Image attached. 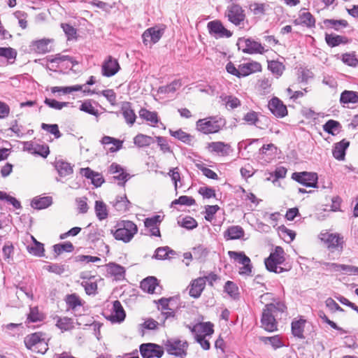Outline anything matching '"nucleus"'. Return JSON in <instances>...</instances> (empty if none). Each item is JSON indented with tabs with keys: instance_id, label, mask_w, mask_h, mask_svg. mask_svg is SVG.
I'll list each match as a JSON object with an SVG mask.
<instances>
[{
	"instance_id": "nucleus-1",
	"label": "nucleus",
	"mask_w": 358,
	"mask_h": 358,
	"mask_svg": "<svg viewBox=\"0 0 358 358\" xmlns=\"http://www.w3.org/2000/svg\"><path fill=\"white\" fill-rule=\"evenodd\" d=\"M286 310L287 306L282 301L266 304L262 314L261 327L269 332L277 331L278 322L275 319L278 316L277 314L278 313H284Z\"/></svg>"
},
{
	"instance_id": "nucleus-2",
	"label": "nucleus",
	"mask_w": 358,
	"mask_h": 358,
	"mask_svg": "<svg viewBox=\"0 0 358 358\" xmlns=\"http://www.w3.org/2000/svg\"><path fill=\"white\" fill-rule=\"evenodd\" d=\"M225 123L224 119L219 116H209L198 120L196 122V128L203 134H215L224 127Z\"/></svg>"
},
{
	"instance_id": "nucleus-3",
	"label": "nucleus",
	"mask_w": 358,
	"mask_h": 358,
	"mask_svg": "<svg viewBox=\"0 0 358 358\" xmlns=\"http://www.w3.org/2000/svg\"><path fill=\"white\" fill-rule=\"evenodd\" d=\"M137 231L138 228L136 224L129 220L121 221L117 224V229L116 230H111L114 238L124 243H129Z\"/></svg>"
},
{
	"instance_id": "nucleus-4",
	"label": "nucleus",
	"mask_w": 358,
	"mask_h": 358,
	"mask_svg": "<svg viewBox=\"0 0 358 358\" xmlns=\"http://www.w3.org/2000/svg\"><path fill=\"white\" fill-rule=\"evenodd\" d=\"M284 250L281 247H276L275 251L271 252L268 258L264 261L266 268L271 272L280 273L285 269L278 265L282 264L285 262Z\"/></svg>"
},
{
	"instance_id": "nucleus-5",
	"label": "nucleus",
	"mask_w": 358,
	"mask_h": 358,
	"mask_svg": "<svg viewBox=\"0 0 358 358\" xmlns=\"http://www.w3.org/2000/svg\"><path fill=\"white\" fill-rule=\"evenodd\" d=\"M224 15L228 21L235 26L241 25L246 17L243 8L239 4L234 3L227 6Z\"/></svg>"
},
{
	"instance_id": "nucleus-6",
	"label": "nucleus",
	"mask_w": 358,
	"mask_h": 358,
	"mask_svg": "<svg viewBox=\"0 0 358 358\" xmlns=\"http://www.w3.org/2000/svg\"><path fill=\"white\" fill-rule=\"evenodd\" d=\"M237 45L239 50H242L244 53L248 54H263L266 52L262 45L249 38H239L237 41Z\"/></svg>"
},
{
	"instance_id": "nucleus-7",
	"label": "nucleus",
	"mask_w": 358,
	"mask_h": 358,
	"mask_svg": "<svg viewBox=\"0 0 358 358\" xmlns=\"http://www.w3.org/2000/svg\"><path fill=\"white\" fill-rule=\"evenodd\" d=\"M166 352L171 355L176 357H184L187 355V348L188 343L182 342L179 339H169L164 343Z\"/></svg>"
},
{
	"instance_id": "nucleus-8",
	"label": "nucleus",
	"mask_w": 358,
	"mask_h": 358,
	"mask_svg": "<svg viewBox=\"0 0 358 358\" xmlns=\"http://www.w3.org/2000/svg\"><path fill=\"white\" fill-rule=\"evenodd\" d=\"M320 238L327 244V248L331 252H341L343 249V237L338 234L321 233Z\"/></svg>"
},
{
	"instance_id": "nucleus-9",
	"label": "nucleus",
	"mask_w": 358,
	"mask_h": 358,
	"mask_svg": "<svg viewBox=\"0 0 358 358\" xmlns=\"http://www.w3.org/2000/svg\"><path fill=\"white\" fill-rule=\"evenodd\" d=\"M143 358H161L164 355V348L155 343H143L139 348Z\"/></svg>"
},
{
	"instance_id": "nucleus-10",
	"label": "nucleus",
	"mask_w": 358,
	"mask_h": 358,
	"mask_svg": "<svg viewBox=\"0 0 358 358\" xmlns=\"http://www.w3.org/2000/svg\"><path fill=\"white\" fill-rule=\"evenodd\" d=\"M207 28L209 34L216 38H230L232 36V32L226 29L222 22L218 20L209 22L207 24Z\"/></svg>"
},
{
	"instance_id": "nucleus-11",
	"label": "nucleus",
	"mask_w": 358,
	"mask_h": 358,
	"mask_svg": "<svg viewBox=\"0 0 358 358\" xmlns=\"http://www.w3.org/2000/svg\"><path fill=\"white\" fill-rule=\"evenodd\" d=\"M292 178L299 183L308 187H315L317 182V175L312 172H294Z\"/></svg>"
},
{
	"instance_id": "nucleus-12",
	"label": "nucleus",
	"mask_w": 358,
	"mask_h": 358,
	"mask_svg": "<svg viewBox=\"0 0 358 358\" xmlns=\"http://www.w3.org/2000/svg\"><path fill=\"white\" fill-rule=\"evenodd\" d=\"M270 111L277 117H284L287 115V109L283 102L278 97L272 98L268 103Z\"/></svg>"
},
{
	"instance_id": "nucleus-13",
	"label": "nucleus",
	"mask_w": 358,
	"mask_h": 358,
	"mask_svg": "<svg viewBox=\"0 0 358 358\" xmlns=\"http://www.w3.org/2000/svg\"><path fill=\"white\" fill-rule=\"evenodd\" d=\"M17 50L10 47H0V66H7L15 63Z\"/></svg>"
},
{
	"instance_id": "nucleus-14",
	"label": "nucleus",
	"mask_w": 358,
	"mask_h": 358,
	"mask_svg": "<svg viewBox=\"0 0 358 358\" xmlns=\"http://www.w3.org/2000/svg\"><path fill=\"white\" fill-rule=\"evenodd\" d=\"M163 34V29L150 27L143 32L142 35L143 42L145 45H147L148 43H156L160 40Z\"/></svg>"
},
{
	"instance_id": "nucleus-15",
	"label": "nucleus",
	"mask_w": 358,
	"mask_h": 358,
	"mask_svg": "<svg viewBox=\"0 0 358 358\" xmlns=\"http://www.w3.org/2000/svg\"><path fill=\"white\" fill-rule=\"evenodd\" d=\"M126 313L120 301L115 300L113 303L111 314L106 318L112 322L120 323L125 319Z\"/></svg>"
},
{
	"instance_id": "nucleus-16",
	"label": "nucleus",
	"mask_w": 358,
	"mask_h": 358,
	"mask_svg": "<svg viewBox=\"0 0 358 358\" xmlns=\"http://www.w3.org/2000/svg\"><path fill=\"white\" fill-rule=\"evenodd\" d=\"M80 173L82 176L91 180V183L96 187H101L104 182V178L102 175L98 172L92 171L90 168H81Z\"/></svg>"
},
{
	"instance_id": "nucleus-17",
	"label": "nucleus",
	"mask_w": 358,
	"mask_h": 358,
	"mask_svg": "<svg viewBox=\"0 0 358 358\" xmlns=\"http://www.w3.org/2000/svg\"><path fill=\"white\" fill-rule=\"evenodd\" d=\"M120 69L117 60L109 56L102 65V75L106 77H111L116 74Z\"/></svg>"
},
{
	"instance_id": "nucleus-18",
	"label": "nucleus",
	"mask_w": 358,
	"mask_h": 358,
	"mask_svg": "<svg viewBox=\"0 0 358 358\" xmlns=\"http://www.w3.org/2000/svg\"><path fill=\"white\" fill-rule=\"evenodd\" d=\"M206 287L205 278L199 277L191 281L189 285V294L194 299H198Z\"/></svg>"
},
{
	"instance_id": "nucleus-19",
	"label": "nucleus",
	"mask_w": 358,
	"mask_h": 358,
	"mask_svg": "<svg viewBox=\"0 0 358 358\" xmlns=\"http://www.w3.org/2000/svg\"><path fill=\"white\" fill-rule=\"evenodd\" d=\"M349 145L350 142L346 139H343L340 142L335 143L332 151L334 157L339 161L344 160L345 152Z\"/></svg>"
},
{
	"instance_id": "nucleus-20",
	"label": "nucleus",
	"mask_w": 358,
	"mask_h": 358,
	"mask_svg": "<svg viewBox=\"0 0 358 358\" xmlns=\"http://www.w3.org/2000/svg\"><path fill=\"white\" fill-rule=\"evenodd\" d=\"M240 78L248 76L253 73L261 71L262 66L259 62H252L239 65Z\"/></svg>"
},
{
	"instance_id": "nucleus-21",
	"label": "nucleus",
	"mask_w": 358,
	"mask_h": 358,
	"mask_svg": "<svg viewBox=\"0 0 358 358\" xmlns=\"http://www.w3.org/2000/svg\"><path fill=\"white\" fill-rule=\"evenodd\" d=\"M230 145L224 142H211L208 144V148L210 152H215L222 156H227L229 154Z\"/></svg>"
},
{
	"instance_id": "nucleus-22",
	"label": "nucleus",
	"mask_w": 358,
	"mask_h": 358,
	"mask_svg": "<svg viewBox=\"0 0 358 358\" xmlns=\"http://www.w3.org/2000/svg\"><path fill=\"white\" fill-rule=\"evenodd\" d=\"M45 334L42 332H36L28 335L24 338V345L29 350H33L35 346L40 344L42 341L45 340L44 338Z\"/></svg>"
},
{
	"instance_id": "nucleus-23",
	"label": "nucleus",
	"mask_w": 358,
	"mask_h": 358,
	"mask_svg": "<svg viewBox=\"0 0 358 358\" xmlns=\"http://www.w3.org/2000/svg\"><path fill=\"white\" fill-rule=\"evenodd\" d=\"M51 40L43 38L33 41L30 45L31 50L38 54H45L50 51Z\"/></svg>"
},
{
	"instance_id": "nucleus-24",
	"label": "nucleus",
	"mask_w": 358,
	"mask_h": 358,
	"mask_svg": "<svg viewBox=\"0 0 358 358\" xmlns=\"http://www.w3.org/2000/svg\"><path fill=\"white\" fill-rule=\"evenodd\" d=\"M55 167L61 177L71 175L73 172V166L71 164L62 159L55 161Z\"/></svg>"
},
{
	"instance_id": "nucleus-25",
	"label": "nucleus",
	"mask_w": 358,
	"mask_h": 358,
	"mask_svg": "<svg viewBox=\"0 0 358 358\" xmlns=\"http://www.w3.org/2000/svg\"><path fill=\"white\" fill-rule=\"evenodd\" d=\"M244 230L241 226L234 225L228 227L224 233L227 240L240 239L244 236Z\"/></svg>"
},
{
	"instance_id": "nucleus-26",
	"label": "nucleus",
	"mask_w": 358,
	"mask_h": 358,
	"mask_svg": "<svg viewBox=\"0 0 358 358\" xmlns=\"http://www.w3.org/2000/svg\"><path fill=\"white\" fill-rule=\"evenodd\" d=\"M113 206L120 212H126L129 210L131 203L126 194L117 196L115 201L111 202Z\"/></svg>"
},
{
	"instance_id": "nucleus-27",
	"label": "nucleus",
	"mask_w": 358,
	"mask_h": 358,
	"mask_svg": "<svg viewBox=\"0 0 358 358\" xmlns=\"http://www.w3.org/2000/svg\"><path fill=\"white\" fill-rule=\"evenodd\" d=\"M306 322V320L301 318L292 322V334L294 337H297L300 339H303L305 338L303 336V331Z\"/></svg>"
},
{
	"instance_id": "nucleus-28",
	"label": "nucleus",
	"mask_w": 358,
	"mask_h": 358,
	"mask_svg": "<svg viewBox=\"0 0 358 358\" xmlns=\"http://www.w3.org/2000/svg\"><path fill=\"white\" fill-rule=\"evenodd\" d=\"M52 203V198L51 196L34 197L31 202V206L37 210H41L50 206Z\"/></svg>"
},
{
	"instance_id": "nucleus-29",
	"label": "nucleus",
	"mask_w": 358,
	"mask_h": 358,
	"mask_svg": "<svg viewBox=\"0 0 358 358\" xmlns=\"http://www.w3.org/2000/svg\"><path fill=\"white\" fill-rule=\"evenodd\" d=\"M158 285V280L155 277L149 276L143 279L141 282L140 287L144 291L150 294H153Z\"/></svg>"
},
{
	"instance_id": "nucleus-30",
	"label": "nucleus",
	"mask_w": 358,
	"mask_h": 358,
	"mask_svg": "<svg viewBox=\"0 0 358 358\" xmlns=\"http://www.w3.org/2000/svg\"><path fill=\"white\" fill-rule=\"evenodd\" d=\"M107 271L111 275L115 276L117 280L124 278L125 268L122 266L114 262H110L107 265Z\"/></svg>"
},
{
	"instance_id": "nucleus-31",
	"label": "nucleus",
	"mask_w": 358,
	"mask_h": 358,
	"mask_svg": "<svg viewBox=\"0 0 358 358\" xmlns=\"http://www.w3.org/2000/svg\"><path fill=\"white\" fill-rule=\"evenodd\" d=\"M194 258L199 262H206L210 250L203 245L199 244L192 248Z\"/></svg>"
},
{
	"instance_id": "nucleus-32",
	"label": "nucleus",
	"mask_w": 358,
	"mask_h": 358,
	"mask_svg": "<svg viewBox=\"0 0 358 358\" xmlns=\"http://www.w3.org/2000/svg\"><path fill=\"white\" fill-rule=\"evenodd\" d=\"M169 134L171 136L177 138L187 145H192V142L194 139V136L179 129L176 131L169 129Z\"/></svg>"
},
{
	"instance_id": "nucleus-33",
	"label": "nucleus",
	"mask_w": 358,
	"mask_h": 358,
	"mask_svg": "<svg viewBox=\"0 0 358 358\" xmlns=\"http://www.w3.org/2000/svg\"><path fill=\"white\" fill-rule=\"evenodd\" d=\"M341 103H358V92L355 91L344 90L340 96Z\"/></svg>"
},
{
	"instance_id": "nucleus-34",
	"label": "nucleus",
	"mask_w": 358,
	"mask_h": 358,
	"mask_svg": "<svg viewBox=\"0 0 358 358\" xmlns=\"http://www.w3.org/2000/svg\"><path fill=\"white\" fill-rule=\"evenodd\" d=\"M121 111L126 122L128 124L133 125L136 121V115L131 108L130 103H126L124 104L122 106Z\"/></svg>"
},
{
	"instance_id": "nucleus-35",
	"label": "nucleus",
	"mask_w": 358,
	"mask_h": 358,
	"mask_svg": "<svg viewBox=\"0 0 358 358\" xmlns=\"http://www.w3.org/2000/svg\"><path fill=\"white\" fill-rule=\"evenodd\" d=\"M325 41L330 47H336L341 43H347V38L339 35L325 34Z\"/></svg>"
},
{
	"instance_id": "nucleus-36",
	"label": "nucleus",
	"mask_w": 358,
	"mask_h": 358,
	"mask_svg": "<svg viewBox=\"0 0 358 358\" xmlns=\"http://www.w3.org/2000/svg\"><path fill=\"white\" fill-rule=\"evenodd\" d=\"M154 142L153 138L142 134H137L134 138V143L139 148L149 146Z\"/></svg>"
},
{
	"instance_id": "nucleus-37",
	"label": "nucleus",
	"mask_w": 358,
	"mask_h": 358,
	"mask_svg": "<svg viewBox=\"0 0 358 358\" xmlns=\"http://www.w3.org/2000/svg\"><path fill=\"white\" fill-rule=\"evenodd\" d=\"M94 210L96 215L99 220H103L107 218L108 215L107 206L102 201H96Z\"/></svg>"
},
{
	"instance_id": "nucleus-38",
	"label": "nucleus",
	"mask_w": 358,
	"mask_h": 358,
	"mask_svg": "<svg viewBox=\"0 0 358 358\" xmlns=\"http://www.w3.org/2000/svg\"><path fill=\"white\" fill-rule=\"evenodd\" d=\"M259 339L264 344H270L275 350L283 346V343L278 335L269 337L261 336Z\"/></svg>"
},
{
	"instance_id": "nucleus-39",
	"label": "nucleus",
	"mask_w": 358,
	"mask_h": 358,
	"mask_svg": "<svg viewBox=\"0 0 358 358\" xmlns=\"http://www.w3.org/2000/svg\"><path fill=\"white\" fill-rule=\"evenodd\" d=\"M181 87V82L179 80H175L170 84L161 86L158 89L159 94H169L175 92L178 89Z\"/></svg>"
},
{
	"instance_id": "nucleus-40",
	"label": "nucleus",
	"mask_w": 358,
	"mask_h": 358,
	"mask_svg": "<svg viewBox=\"0 0 358 358\" xmlns=\"http://www.w3.org/2000/svg\"><path fill=\"white\" fill-rule=\"evenodd\" d=\"M170 255H174L176 252L169 247L165 246L157 248L154 257L157 259H166L169 258Z\"/></svg>"
},
{
	"instance_id": "nucleus-41",
	"label": "nucleus",
	"mask_w": 358,
	"mask_h": 358,
	"mask_svg": "<svg viewBox=\"0 0 358 358\" xmlns=\"http://www.w3.org/2000/svg\"><path fill=\"white\" fill-rule=\"evenodd\" d=\"M74 250L73 245L69 242L66 241L62 243L55 244L53 246V250L57 254V255H61L62 252H71Z\"/></svg>"
},
{
	"instance_id": "nucleus-42",
	"label": "nucleus",
	"mask_w": 358,
	"mask_h": 358,
	"mask_svg": "<svg viewBox=\"0 0 358 358\" xmlns=\"http://www.w3.org/2000/svg\"><path fill=\"white\" fill-rule=\"evenodd\" d=\"M27 251L36 257H43L44 255V246L43 244L40 242H36L35 244L27 245Z\"/></svg>"
},
{
	"instance_id": "nucleus-43",
	"label": "nucleus",
	"mask_w": 358,
	"mask_h": 358,
	"mask_svg": "<svg viewBox=\"0 0 358 358\" xmlns=\"http://www.w3.org/2000/svg\"><path fill=\"white\" fill-rule=\"evenodd\" d=\"M82 88L83 86L79 85L66 87H53L51 88V92L52 93L62 92L64 94H66L73 92L80 91Z\"/></svg>"
},
{
	"instance_id": "nucleus-44",
	"label": "nucleus",
	"mask_w": 358,
	"mask_h": 358,
	"mask_svg": "<svg viewBox=\"0 0 358 358\" xmlns=\"http://www.w3.org/2000/svg\"><path fill=\"white\" fill-rule=\"evenodd\" d=\"M50 63H56L60 64L62 62L69 61L71 63L72 66L78 64V62L76 61L73 57L69 55H63L61 54H57L55 56H52L51 58L48 59Z\"/></svg>"
},
{
	"instance_id": "nucleus-45",
	"label": "nucleus",
	"mask_w": 358,
	"mask_h": 358,
	"mask_svg": "<svg viewBox=\"0 0 358 358\" xmlns=\"http://www.w3.org/2000/svg\"><path fill=\"white\" fill-rule=\"evenodd\" d=\"M139 116L151 123L156 124L158 122V117L156 112H151L145 108H141L139 111Z\"/></svg>"
},
{
	"instance_id": "nucleus-46",
	"label": "nucleus",
	"mask_w": 358,
	"mask_h": 358,
	"mask_svg": "<svg viewBox=\"0 0 358 358\" xmlns=\"http://www.w3.org/2000/svg\"><path fill=\"white\" fill-rule=\"evenodd\" d=\"M228 255L231 259L238 261L242 265L250 262V259L243 252L229 251Z\"/></svg>"
},
{
	"instance_id": "nucleus-47",
	"label": "nucleus",
	"mask_w": 358,
	"mask_h": 358,
	"mask_svg": "<svg viewBox=\"0 0 358 358\" xmlns=\"http://www.w3.org/2000/svg\"><path fill=\"white\" fill-rule=\"evenodd\" d=\"M324 24L327 27H331L335 30L338 31L340 27H347L348 25V22L345 20H334L327 19L324 20Z\"/></svg>"
},
{
	"instance_id": "nucleus-48",
	"label": "nucleus",
	"mask_w": 358,
	"mask_h": 358,
	"mask_svg": "<svg viewBox=\"0 0 358 358\" xmlns=\"http://www.w3.org/2000/svg\"><path fill=\"white\" fill-rule=\"evenodd\" d=\"M213 327V324L210 322H199L198 332L203 333V336H210L214 332Z\"/></svg>"
},
{
	"instance_id": "nucleus-49",
	"label": "nucleus",
	"mask_w": 358,
	"mask_h": 358,
	"mask_svg": "<svg viewBox=\"0 0 358 358\" xmlns=\"http://www.w3.org/2000/svg\"><path fill=\"white\" fill-rule=\"evenodd\" d=\"M268 69L278 77L282 74L285 66L280 62L273 60L268 62Z\"/></svg>"
},
{
	"instance_id": "nucleus-50",
	"label": "nucleus",
	"mask_w": 358,
	"mask_h": 358,
	"mask_svg": "<svg viewBox=\"0 0 358 358\" xmlns=\"http://www.w3.org/2000/svg\"><path fill=\"white\" fill-rule=\"evenodd\" d=\"M56 326L62 331H68L73 327V320L67 317H59Z\"/></svg>"
},
{
	"instance_id": "nucleus-51",
	"label": "nucleus",
	"mask_w": 358,
	"mask_h": 358,
	"mask_svg": "<svg viewBox=\"0 0 358 358\" xmlns=\"http://www.w3.org/2000/svg\"><path fill=\"white\" fill-rule=\"evenodd\" d=\"M44 103L50 108H52L55 110H61L64 107H66L69 105L71 104V103L70 102H59L56 99L48 98H45V99L44 100Z\"/></svg>"
},
{
	"instance_id": "nucleus-52",
	"label": "nucleus",
	"mask_w": 358,
	"mask_h": 358,
	"mask_svg": "<svg viewBox=\"0 0 358 358\" xmlns=\"http://www.w3.org/2000/svg\"><path fill=\"white\" fill-rule=\"evenodd\" d=\"M224 289V292H226L231 297L234 299H236L238 296V288L237 285L232 281H227Z\"/></svg>"
},
{
	"instance_id": "nucleus-53",
	"label": "nucleus",
	"mask_w": 358,
	"mask_h": 358,
	"mask_svg": "<svg viewBox=\"0 0 358 358\" xmlns=\"http://www.w3.org/2000/svg\"><path fill=\"white\" fill-rule=\"evenodd\" d=\"M300 23L306 24L308 27L315 26V20L313 15L309 12H305L299 15Z\"/></svg>"
},
{
	"instance_id": "nucleus-54",
	"label": "nucleus",
	"mask_w": 358,
	"mask_h": 358,
	"mask_svg": "<svg viewBox=\"0 0 358 358\" xmlns=\"http://www.w3.org/2000/svg\"><path fill=\"white\" fill-rule=\"evenodd\" d=\"M66 303L68 307L73 310L82 305L80 298L76 294H68L66 298Z\"/></svg>"
},
{
	"instance_id": "nucleus-55",
	"label": "nucleus",
	"mask_w": 358,
	"mask_h": 358,
	"mask_svg": "<svg viewBox=\"0 0 358 358\" xmlns=\"http://www.w3.org/2000/svg\"><path fill=\"white\" fill-rule=\"evenodd\" d=\"M41 129L54 135L56 138H59L62 136V134L59 131V127L57 124H48L42 123Z\"/></svg>"
},
{
	"instance_id": "nucleus-56",
	"label": "nucleus",
	"mask_w": 358,
	"mask_h": 358,
	"mask_svg": "<svg viewBox=\"0 0 358 358\" xmlns=\"http://www.w3.org/2000/svg\"><path fill=\"white\" fill-rule=\"evenodd\" d=\"M341 127V124L338 121L334 120H328L324 125L323 129L325 132L335 135L334 131L339 129Z\"/></svg>"
},
{
	"instance_id": "nucleus-57",
	"label": "nucleus",
	"mask_w": 358,
	"mask_h": 358,
	"mask_svg": "<svg viewBox=\"0 0 358 358\" xmlns=\"http://www.w3.org/2000/svg\"><path fill=\"white\" fill-rule=\"evenodd\" d=\"M155 138H156V142L157 143V145L160 148V150L163 153H166V152L172 153L173 152L171 147L169 146V145L168 143V141L166 138H164L163 136H156Z\"/></svg>"
},
{
	"instance_id": "nucleus-58",
	"label": "nucleus",
	"mask_w": 358,
	"mask_h": 358,
	"mask_svg": "<svg viewBox=\"0 0 358 358\" xmlns=\"http://www.w3.org/2000/svg\"><path fill=\"white\" fill-rule=\"evenodd\" d=\"M61 27L65 33L67 40H71L72 38H76L77 31L73 26L67 23H62Z\"/></svg>"
},
{
	"instance_id": "nucleus-59",
	"label": "nucleus",
	"mask_w": 358,
	"mask_h": 358,
	"mask_svg": "<svg viewBox=\"0 0 358 358\" xmlns=\"http://www.w3.org/2000/svg\"><path fill=\"white\" fill-rule=\"evenodd\" d=\"M80 110L96 117L99 115L98 110L94 108L90 101H84L80 105Z\"/></svg>"
},
{
	"instance_id": "nucleus-60",
	"label": "nucleus",
	"mask_w": 358,
	"mask_h": 358,
	"mask_svg": "<svg viewBox=\"0 0 358 358\" xmlns=\"http://www.w3.org/2000/svg\"><path fill=\"white\" fill-rule=\"evenodd\" d=\"M0 200H6L7 202L12 204L16 209L22 208L20 201H18L15 197L8 195L6 192L2 191H0Z\"/></svg>"
},
{
	"instance_id": "nucleus-61",
	"label": "nucleus",
	"mask_w": 358,
	"mask_h": 358,
	"mask_svg": "<svg viewBox=\"0 0 358 358\" xmlns=\"http://www.w3.org/2000/svg\"><path fill=\"white\" fill-rule=\"evenodd\" d=\"M32 153L46 158L50 153L49 147L47 145L36 144L34 146V151L32 152Z\"/></svg>"
},
{
	"instance_id": "nucleus-62",
	"label": "nucleus",
	"mask_w": 358,
	"mask_h": 358,
	"mask_svg": "<svg viewBox=\"0 0 358 358\" xmlns=\"http://www.w3.org/2000/svg\"><path fill=\"white\" fill-rule=\"evenodd\" d=\"M342 61L344 64L350 66H357L358 65V59L355 55L345 53L343 55Z\"/></svg>"
},
{
	"instance_id": "nucleus-63",
	"label": "nucleus",
	"mask_w": 358,
	"mask_h": 358,
	"mask_svg": "<svg viewBox=\"0 0 358 358\" xmlns=\"http://www.w3.org/2000/svg\"><path fill=\"white\" fill-rule=\"evenodd\" d=\"M220 209V207L217 205L214 206H206V210H205V220L211 222L214 215L217 212V210Z\"/></svg>"
},
{
	"instance_id": "nucleus-64",
	"label": "nucleus",
	"mask_w": 358,
	"mask_h": 358,
	"mask_svg": "<svg viewBox=\"0 0 358 358\" xmlns=\"http://www.w3.org/2000/svg\"><path fill=\"white\" fill-rule=\"evenodd\" d=\"M82 285L84 287L85 292L88 295H94L97 289V284L96 282L83 281Z\"/></svg>"
}]
</instances>
